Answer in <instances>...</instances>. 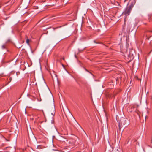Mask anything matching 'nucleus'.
Here are the masks:
<instances>
[{
	"label": "nucleus",
	"mask_w": 152,
	"mask_h": 152,
	"mask_svg": "<svg viewBox=\"0 0 152 152\" xmlns=\"http://www.w3.org/2000/svg\"><path fill=\"white\" fill-rule=\"evenodd\" d=\"M128 121L127 119L124 118H122L119 122L118 126L119 129H120L123 126L126 125L128 124V123H127V122Z\"/></svg>",
	"instance_id": "f257e3e1"
},
{
	"label": "nucleus",
	"mask_w": 152,
	"mask_h": 152,
	"mask_svg": "<svg viewBox=\"0 0 152 152\" xmlns=\"http://www.w3.org/2000/svg\"><path fill=\"white\" fill-rule=\"evenodd\" d=\"M76 141L74 140H70L69 141V145L68 146L69 148L71 149L72 148L74 147V146L75 144Z\"/></svg>",
	"instance_id": "f03ea898"
},
{
	"label": "nucleus",
	"mask_w": 152,
	"mask_h": 152,
	"mask_svg": "<svg viewBox=\"0 0 152 152\" xmlns=\"http://www.w3.org/2000/svg\"><path fill=\"white\" fill-rule=\"evenodd\" d=\"M132 10V9L128 6L126 8L125 10L123 13L126 16H127L129 15Z\"/></svg>",
	"instance_id": "7ed1b4c3"
},
{
	"label": "nucleus",
	"mask_w": 152,
	"mask_h": 152,
	"mask_svg": "<svg viewBox=\"0 0 152 152\" xmlns=\"http://www.w3.org/2000/svg\"><path fill=\"white\" fill-rule=\"evenodd\" d=\"M135 3V0H133V1L131 2V4L129 7H131L132 9L133 8L134 5Z\"/></svg>",
	"instance_id": "20e7f679"
},
{
	"label": "nucleus",
	"mask_w": 152,
	"mask_h": 152,
	"mask_svg": "<svg viewBox=\"0 0 152 152\" xmlns=\"http://www.w3.org/2000/svg\"><path fill=\"white\" fill-rule=\"evenodd\" d=\"M2 48L3 49H6V46L5 44L3 45L2 46Z\"/></svg>",
	"instance_id": "39448f33"
},
{
	"label": "nucleus",
	"mask_w": 152,
	"mask_h": 152,
	"mask_svg": "<svg viewBox=\"0 0 152 152\" xmlns=\"http://www.w3.org/2000/svg\"><path fill=\"white\" fill-rule=\"evenodd\" d=\"M29 39H27V40H26V43L28 44H29Z\"/></svg>",
	"instance_id": "423d86ee"
},
{
	"label": "nucleus",
	"mask_w": 152,
	"mask_h": 152,
	"mask_svg": "<svg viewBox=\"0 0 152 152\" xmlns=\"http://www.w3.org/2000/svg\"><path fill=\"white\" fill-rule=\"evenodd\" d=\"M54 120L53 119V118L52 119L51 121V123L52 124H53L54 123Z\"/></svg>",
	"instance_id": "0eeeda50"
},
{
	"label": "nucleus",
	"mask_w": 152,
	"mask_h": 152,
	"mask_svg": "<svg viewBox=\"0 0 152 152\" xmlns=\"http://www.w3.org/2000/svg\"><path fill=\"white\" fill-rule=\"evenodd\" d=\"M2 5V3L1 2H0V8L1 7Z\"/></svg>",
	"instance_id": "6e6552de"
},
{
	"label": "nucleus",
	"mask_w": 152,
	"mask_h": 152,
	"mask_svg": "<svg viewBox=\"0 0 152 152\" xmlns=\"http://www.w3.org/2000/svg\"><path fill=\"white\" fill-rule=\"evenodd\" d=\"M4 139H5V140L7 141H10V140H8L5 138H4Z\"/></svg>",
	"instance_id": "1a4fd4ad"
},
{
	"label": "nucleus",
	"mask_w": 152,
	"mask_h": 152,
	"mask_svg": "<svg viewBox=\"0 0 152 152\" xmlns=\"http://www.w3.org/2000/svg\"><path fill=\"white\" fill-rule=\"evenodd\" d=\"M76 121V123H77V124H78L79 126H80L78 123L76 121Z\"/></svg>",
	"instance_id": "9d476101"
},
{
	"label": "nucleus",
	"mask_w": 152,
	"mask_h": 152,
	"mask_svg": "<svg viewBox=\"0 0 152 152\" xmlns=\"http://www.w3.org/2000/svg\"><path fill=\"white\" fill-rule=\"evenodd\" d=\"M58 28V27H56V28ZM56 28H53V29H54V30H55V29Z\"/></svg>",
	"instance_id": "9b49d317"
},
{
	"label": "nucleus",
	"mask_w": 152,
	"mask_h": 152,
	"mask_svg": "<svg viewBox=\"0 0 152 152\" xmlns=\"http://www.w3.org/2000/svg\"><path fill=\"white\" fill-rule=\"evenodd\" d=\"M62 59L63 60H64V58H63Z\"/></svg>",
	"instance_id": "f8f14e48"
},
{
	"label": "nucleus",
	"mask_w": 152,
	"mask_h": 152,
	"mask_svg": "<svg viewBox=\"0 0 152 152\" xmlns=\"http://www.w3.org/2000/svg\"><path fill=\"white\" fill-rule=\"evenodd\" d=\"M52 114L53 115H54L52 113Z\"/></svg>",
	"instance_id": "ddd939ff"
},
{
	"label": "nucleus",
	"mask_w": 152,
	"mask_h": 152,
	"mask_svg": "<svg viewBox=\"0 0 152 152\" xmlns=\"http://www.w3.org/2000/svg\"><path fill=\"white\" fill-rule=\"evenodd\" d=\"M62 65L63 66H64V65H63V64H62Z\"/></svg>",
	"instance_id": "4468645a"
}]
</instances>
